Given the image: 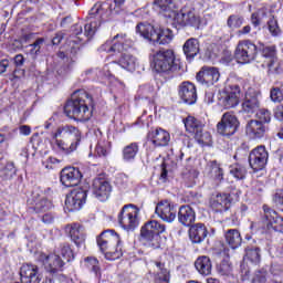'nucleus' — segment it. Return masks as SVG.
I'll return each instance as SVG.
<instances>
[{
	"instance_id": "obj_38",
	"label": "nucleus",
	"mask_w": 283,
	"mask_h": 283,
	"mask_svg": "<svg viewBox=\"0 0 283 283\" xmlns=\"http://www.w3.org/2000/svg\"><path fill=\"white\" fill-rule=\"evenodd\" d=\"M139 146L138 143H130L123 148V160L125 163H132L136 160V156H138Z\"/></svg>"
},
{
	"instance_id": "obj_50",
	"label": "nucleus",
	"mask_w": 283,
	"mask_h": 283,
	"mask_svg": "<svg viewBox=\"0 0 283 283\" xmlns=\"http://www.w3.org/2000/svg\"><path fill=\"white\" fill-rule=\"evenodd\" d=\"M244 23V18L239 15H230L228 18V28H231V30H237L238 28H241Z\"/></svg>"
},
{
	"instance_id": "obj_59",
	"label": "nucleus",
	"mask_w": 283,
	"mask_h": 283,
	"mask_svg": "<svg viewBox=\"0 0 283 283\" xmlns=\"http://www.w3.org/2000/svg\"><path fill=\"white\" fill-rule=\"evenodd\" d=\"M8 67H10V62L8 60L0 61V74H4Z\"/></svg>"
},
{
	"instance_id": "obj_33",
	"label": "nucleus",
	"mask_w": 283,
	"mask_h": 283,
	"mask_svg": "<svg viewBox=\"0 0 283 283\" xmlns=\"http://www.w3.org/2000/svg\"><path fill=\"white\" fill-rule=\"evenodd\" d=\"M207 167L211 180H213L216 185H220V182L224 180V169H222V166L218 164V161L212 160L208 163Z\"/></svg>"
},
{
	"instance_id": "obj_51",
	"label": "nucleus",
	"mask_w": 283,
	"mask_h": 283,
	"mask_svg": "<svg viewBox=\"0 0 283 283\" xmlns=\"http://www.w3.org/2000/svg\"><path fill=\"white\" fill-rule=\"evenodd\" d=\"M95 154L98 156V158H107V155L109 154V149H107V143L99 142L95 148Z\"/></svg>"
},
{
	"instance_id": "obj_48",
	"label": "nucleus",
	"mask_w": 283,
	"mask_h": 283,
	"mask_svg": "<svg viewBox=\"0 0 283 283\" xmlns=\"http://www.w3.org/2000/svg\"><path fill=\"white\" fill-rule=\"evenodd\" d=\"M87 269H91L95 273L96 277H101V266H98V260L96 258L88 256L85 259Z\"/></svg>"
},
{
	"instance_id": "obj_9",
	"label": "nucleus",
	"mask_w": 283,
	"mask_h": 283,
	"mask_svg": "<svg viewBox=\"0 0 283 283\" xmlns=\"http://www.w3.org/2000/svg\"><path fill=\"white\" fill-rule=\"evenodd\" d=\"M258 56V46L250 40L240 41L234 51V59L238 63H251Z\"/></svg>"
},
{
	"instance_id": "obj_54",
	"label": "nucleus",
	"mask_w": 283,
	"mask_h": 283,
	"mask_svg": "<svg viewBox=\"0 0 283 283\" xmlns=\"http://www.w3.org/2000/svg\"><path fill=\"white\" fill-rule=\"evenodd\" d=\"M273 202L277 207L279 211L283 212V197L280 196L279 193L274 195Z\"/></svg>"
},
{
	"instance_id": "obj_25",
	"label": "nucleus",
	"mask_w": 283,
	"mask_h": 283,
	"mask_svg": "<svg viewBox=\"0 0 283 283\" xmlns=\"http://www.w3.org/2000/svg\"><path fill=\"white\" fill-rule=\"evenodd\" d=\"M219 105L224 109H231L240 103V87L235 86L234 91L223 92L219 95Z\"/></svg>"
},
{
	"instance_id": "obj_29",
	"label": "nucleus",
	"mask_w": 283,
	"mask_h": 283,
	"mask_svg": "<svg viewBox=\"0 0 283 283\" xmlns=\"http://www.w3.org/2000/svg\"><path fill=\"white\" fill-rule=\"evenodd\" d=\"M41 260L44 269L49 273H56L57 271H61V269H63V264H65V262L57 254H42Z\"/></svg>"
},
{
	"instance_id": "obj_23",
	"label": "nucleus",
	"mask_w": 283,
	"mask_h": 283,
	"mask_svg": "<svg viewBox=\"0 0 283 283\" xmlns=\"http://www.w3.org/2000/svg\"><path fill=\"white\" fill-rule=\"evenodd\" d=\"M263 222L266 224L268 229H273V231H283V221L282 218L277 216L273 209L269 206H263Z\"/></svg>"
},
{
	"instance_id": "obj_43",
	"label": "nucleus",
	"mask_w": 283,
	"mask_h": 283,
	"mask_svg": "<svg viewBox=\"0 0 283 283\" xmlns=\"http://www.w3.org/2000/svg\"><path fill=\"white\" fill-rule=\"evenodd\" d=\"M86 76L90 78H106L109 76V66L105 65L103 69H91L85 71Z\"/></svg>"
},
{
	"instance_id": "obj_28",
	"label": "nucleus",
	"mask_w": 283,
	"mask_h": 283,
	"mask_svg": "<svg viewBox=\"0 0 283 283\" xmlns=\"http://www.w3.org/2000/svg\"><path fill=\"white\" fill-rule=\"evenodd\" d=\"M269 130L266 124L258 119H251L245 125V134L250 136V138H264V135Z\"/></svg>"
},
{
	"instance_id": "obj_17",
	"label": "nucleus",
	"mask_w": 283,
	"mask_h": 283,
	"mask_svg": "<svg viewBox=\"0 0 283 283\" xmlns=\"http://www.w3.org/2000/svg\"><path fill=\"white\" fill-rule=\"evenodd\" d=\"M260 109V92L255 88H249L245 92V98L242 103L244 114H255Z\"/></svg>"
},
{
	"instance_id": "obj_45",
	"label": "nucleus",
	"mask_w": 283,
	"mask_h": 283,
	"mask_svg": "<svg viewBox=\"0 0 283 283\" xmlns=\"http://www.w3.org/2000/svg\"><path fill=\"white\" fill-rule=\"evenodd\" d=\"M266 14L268 13L265 8L259 9L256 12L252 13L251 15L252 25H254V28L262 25V22L266 21Z\"/></svg>"
},
{
	"instance_id": "obj_56",
	"label": "nucleus",
	"mask_w": 283,
	"mask_h": 283,
	"mask_svg": "<svg viewBox=\"0 0 283 283\" xmlns=\"http://www.w3.org/2000/svg\"><path fill=\"white\" fill-rule=\"evenodd\" d=\"M274 116L277 120H283V104L276 106L274 111Z\"/></svg>"
},
{
	"instance_id": "obj_27",
	"label": "nucleus",
	"mask_w": 283,
	"mask_h": 283,
	"mask_svg": "<svg viewBox=\"0 0 283 283\" xmlns=\"http://www.w3.org/2000/svg\"><path fill=\"white\" fill-rule=\"evenodd\" d=\"M147 138L155 147H167L171 140V135L163 128H156L148 133Z\"/></svg>"
},
{
	"instance_id": "obj_60",
	"label": "nucleus",
	"mask_w": 283,
	"mask_h": 283,
	"mask_svg": "<svg viewBox=\"0 0 283 283\" xmlns=\"http://www.w3.org/2000/svg\"><path fill=\"white\" fill-rule=\"evenodd\" d=\"M251 32V25H245L241 30L237 32L238 36H242L244 34H249Z\"/></svg>"
},
{
	"instance_id": "obj_21",
	"label": "nucleus",
	"mask_w": 283,
	"mask_h": 283,
	"mask_svg": "<svg viewBox=\"0 0 283 283\" xmlns=\"http://www.w3.org/2000/svg\"><path fill=\"white\" fill-rule=\"evenodd\" d=\"M125 34H117L113 40H107L101 45L99 52H125L127 50V40Z\"/></svg>"
},
{
	"instance_id": "obj_14",
	"label": "nucleus",
	"mask_w": 283,
	"mask_h": 283,
	"mask_svg": "<svg viewBox=\"0 0 283 283\" xmlns=\"http://www.w3.org/2000/svg\"><path fill=\"white\" fill-rule=\"evenodd\" d=\"M155 213L163 222H168L169 224L176 220L178 211L176 206L172 205L169 200H161L157 203L155 208Z\"/></svg>"
},
{
	"instance_id": "obj_35",
	"label": "nucleus",
	"mask_w": 283,
	"mask_h": 283,
	"mask_svg": "<svg viewBox=\"0 0 283 283\" xmlns=\"http://www.w3.org/2000/svg\"><path fill=\"white\" fill-rule=\"evenodd\" d=\"M224 239L230 249H239L242 245V234L238 229L227 230Z\"/></svg>"
},
{
	"instance_id": "obj_31",
	"label": "nucleus",
	"mask_w": 283,
	"mask_h": 283,
	"mask_svg": "<svg viewBox=\"0 0 283 283\" xmlns=\"http://www.w3.org/2000/svg\"><path fill=\"white\" fill-rule=\"evenodd\" d=\"M65 232L70 234V238L76 247H83L85 244V231L78 223L69 224L65 228Z\"/></svg>"
},
{
	"instance_id": "obj_37",
	"label": "nucleus",
	"mask_w": 283,
	"mask_h": 283,
	"mask_svg": "<svg viewBox=\"0 0 283 283\" xmlns=\"http://www.w3.org/2000/svg\"><path fill=\"white\" fill-rule=\"evenodd\" d=\"M195 266L200 275H211L212 265L209 256H199L195 262Z\"/></svg>"
},
{
	"instance_id": "obj_41",
	"label": "nucleus",
	"mask_w": 283,
	"mask_h": 283,
	"mask_svg": "<svg viewBox=\"0 0 283 283\" xmlns=\"http://www.w3.org/2000/svg\"><path fill=\"white\" fill-rule=\"evenodd\" d=\"M155 265L157 266L156 282L157 283H169V271L167 269H165V263L155 262Z\"/></svg>"
},
{
	"instance_id": "obj_36",
	"label": "nucleus",
	"mask_w": 283,
	"mask_h": 283,
	"mask_svg": "<svg viewBox=\"0 0 283 283\" xmlns=\"http://www.w3.org/2000/svg\"><path fill=\"white\" fill-rule=\"evenodd\" d=\"M118 63L120 67L127 70V72H134L136 67H138V59L129 53H123Z\"/></svg>"
},
{
	"instance_id": "obj_10",
	"label": "nucleus",
	"mask_w": 283,
	"mask_h": 283,
	"mask_svg": "<svg viewBox=\"0 0 283 283\" xmlns=\"http://www.w3.org/2000/svg\"><path fill=\"white\" fill-rule=\"evenodd\" d=\"M240 127V120L231 112H227L222 115L221 120L217 124V132L220 136H226L227 138L233 136L238 128Z\"/></svg>"
},
{
	"instance_id": "obj_42",
	"label": "nucleus",
	"mask_w": 283,
	"mask_h": 283,
	"mask_svg": "<svg viewBox=\"0 0 283 283\" xmlns=\"http://www.w3.org/2000/svg\"><path fill=\"white\" fill-rule=\"evenodd\" d=\"M245 258L252 264H260V260L262 258V255L260 253V248H258V247H248V248H245Z\"/></svg>"
},
{
	"instance_id": "obj_8",
	"label": "nucleus",
	"mask_w": 283,
	"mask_h": 283,
	"mask_svg": "<svg viewBox=\"0 0 283 283\" xmlns=\"http://www.w3.org/2000/svg\"><path fill=\"white\" fill-rule=\"evenodd\" d=\"M138 213H140L138 206L134 203L125 205L117 216L119 227L125 231H135L140 224Z\"/></svg>"
},
{
	"instance_id": "obj_7",
	"label": "nucleus",
	"mask_w": 283,
	"mask_h": 283,
	"mask_svg": "<svg viewBox=\"0 0 283 283\" xmlns=\"http://www.w3.org/2000/svg\"><path fill=\"white\" fill-rule=\"evenodd\" d=\"M167 227L156 220L147 222L140 230L142 242L145 247L160 249V233H165Z\"/></svg>"
},
{
	"instance_id": "obj_62",
	"label": "nucleus",
	"mask_w": 283,
	"mask_h": 283,
	"mask_svg": "<svg viewBox=\"0 0 283 283\" xmlns=\"http://www.w3.org/2000/svg\"><path fill=\"white\" fill-rule=\"evenodd\" d=\"M61 41H63V34L62 33H57L55 34V36L52 39V44L53 45H59L61 43Z\"/></svg>"
},
{
	"instance_id": "obj_53",
	"label": "nucleus",
	"mask_w": 283,
	"mask_h": 283,
	"mask_svg": "<svg viewBox=\"0 0 283 283\" xmlns=\"http://www.w3.org/2000/svg\"><path fill=\"white\" fill-rule=\"evenodd\" d=\"M268 25L272 36H277L280 34V27L277 25V20H275V18L270 19Z\"/></svg>"
},
{
	"instance_id": "obj_58",
	"label": "nucleus",
	"mask_w": 283,
	"mask_h": 283,
	"mask_svg": "<svg viewBox=\"0 0 283 283\" xmlns=\"http://www.w3.org/2000/svg\"><path fill=\"white\" fill-rule=\"evenodd\" d=\"M20 134H22V136H30V134H32V128L28 125H22L20 126Z\"/></svg>"
},
{
	"instance_id": "obj_40",
	"label": "nucleus",
	"mask_w": 283,
	"mask_h": 283,
	"mask_svg": "<svg viewBox=\"0 0 283 283\" xmlns=\"http://www.w3.org/2000/svg\"><path fill=\"white\" fill-rule=\"evenodd\" d=\"M229 172L237 180H244L247 178V167L239 163L232 164L229 167Z\"/></svg>"
},
{
	"instance_id": "obj_47",
	"label": "nucleus",
	"mask_w": 283,
	"mask_h": 283,
	"mask_svg": "<svg viewBox=\"0 0 283 283\" xmlns=\"http://www.w3.org/2000/svg\"><path fill=\"white\" fill-rule=\"evenodd\" d=\"M60 253L63 260H65V262H72V260H74V252L72 251V248H70V244L67 243L60 244Z\"/></svg>"
},
{
	"instance_id": "obj_11",
	"label": "nucleus",
	"mask_w": 283,
	"mask_h": 283,
	"mask_svg": "<svg viewBox=\"0 0 283 283\" xmlns=\"http://www.w3.org/2000/svg\"><path fill=\"white\" fill-rule=\"evenodd\" d=\"M261 54L264 59L262 66L268 69L269 74H282V66L277 62V49L275 45L263 46Z\"/></svg>"
},
{
	"instance_id": "obj_12",
	"label": "nucleus",
	"mask_w": 283,
	"mask_h": 283,
	"mask_svg": "<svg viewBox=\"0 0 283 283\" xmlns=\"http://www.w3.org/2000/svg\"><path fill=\"white\" fill-rule=\"evenodd\" d=\"M85 200H87V189L75 188L66 196L64 209L65 211H81Z\"/></svg>"
},
{
	"instance_id": "obj_15",
	"label": "nucleus",
	"mask_w": 283,
	"mask_h": 283,
	"mask_svg": "<svg viewBox=\"0 0 283 283\" xmlns=\"http://www.w3.org/2000/svg\"><path fill=\"white\" fill-rule=\"evenodd\" d=\"M184 125L186 127V132H189V134H193L198 143H207L209 138V133H202V128L205 127V125H202V122L198 120L193 116H188L186 119H184Z\"/></svg>"
},
{
	"instance_id": "obj_24",
	"label": "nucleus",
	"mask_w": 283,
	"mask_h": 283,
	"mask_svg": "<svg viewBox=\"0 0 283 283\" xmlns=\"http://www.w3.org/2000/svg\"><path fill=\"white\" fill-rule=\"evenodd\" d=\"M21 283H41V273L39 266L34 264H24L20 269Z\"/></svg>"
},
{
	"instance_id": "obj_3",
	"label": "nucleus",
	"mask_w": 283,
	"mask_h": 283,
	"mask_svg": "<svg viewBox=\"0 0 283 283\" xmlns=\"http://www.w3.org/2000/svg\"><path fill=\"white\" fill-rule=\"evenodd\" d=\"M150 67L155 74L169 75L180 70L176 52L171 49H160L150 56Z\"/></svg>"
},
{
	"instance_id": "obj_32",
	"label": "nucleus",
	"mask_w": 283,
	"mask_h": 283,
	"mask_svg": "<svg viewBox=\"0 0 283 283\" xmlns=\"http://www.w3.org/2000/svg\"><path fill=\"white\" fill-rule=\"evenodd\" d=\"M178 221L184 227H191L196 222V211L191 206H181L178 211Z\"/></svg>"
},
{
	"instance_id": "obj_13",
	"label": "nucleus",
	"mask_w": 283,
	"mask_h": 283,
	"mask_svg": "<svg viewBox=\"0 0 283 283\" xmlns=\"http://www.w3.org/2000/svg\"><path fill=\"white\" fill-rule=\"evenodd\" d=\"M266 163H269V151H266V147L258 146L251 150L249 165L253 171H262V169L266 167Z\"/></svg>"
},
{
	"instance_id": "obj_2",
	"label": "nucleus",
	"mask_w": 283,
	"mask_h": 283,
	"mask_svg": "<svg viewBox=\"0 0 283 283\" xmlns=\"http://www.w3.org/2000/svg\"><path fill=\"white\" fill-rule=\"evenodd\" d=\"M92 103H94V101L87 92L77 91L73 93L71 99L66 102L64 113L69 118H73V120L85 123L92 118V112L90 111Z\"/></svg>"
},
{
	"instance_id": "obj_26",
	"label": "nucleus",
	"mask_w": 283,
	"mask_h": 283,
	"mask_svg": "<svg viewBox=\"0 0 283 283\" xmlns=\"http://www.w3.org/2000/svg\"><path fill=\"white\" fill-rule=\"evenodd\" d=\"M210 207L217 213L229 211L231 208V195L217 193L216 196H212L210 199Z\"/></svg>"
},
{
	"instance_id": "obj_61",
	"label": "nucleus",
	"mask_w": 283,
	"mask_h": 283,
	"mask_svg": "<svg viewBox=\"0 0 283 283\" xmlns=\"http://www.w3.org/2000/svg\"><path fill=\"white\" fill-rule=\"evenodd\" d=\"M24 61L25 60L23 59V55H21V54H18L14 56V63L18 67H21V65H23Z\"/></svg>"
},
{
	"instance_id": "obj_44",
	"label": "nucleus",
	"mask_w": 283,
	"mask_h": 283,
	"mask_svg": "<svg viewBox=\"0 0 283 283\" xmlns=\"http://www.w3.org/2000/svg\"><path fill=\"white\" fill-rule=\"evenodd\" d=\"M217 272L219 275L229 277L230 275H233V266L231 265V262L229 259H224L222 262H220L217 265Z\"/></svg>"
},
{
	"instance_id": "obj_49",
	"label": "nucleus",
	"mask_w": 283,
	"mask_h": 283,
	"mask_svg": "<svg viewBox=\"0 0 283 283\" xmlns=\"http://www.w3.org/2000/svg\"><path fill=\"white\" fill-rule=\"evenodd\" d=\"M256 118L259 123L266 125V123H271V112H269L266 108H259L256 111Z\"/></svg>"
},
{
	"instance_id": "obj_52",
	"label": "nucleus",
	"mask_w": 283,
	"mask_h": 283,
	"mask_svg": "<svg viewBox=\"0 0 283 283\" xmlns=\"http://www.w3.org/2000/svg\"><path fill=\"white\" fill-rule=\"evenodd\" d=\"M270 98L273 103H282V101H283L282 90L280 87L271 88Z\"/></svg>"
},
{
	"instance_id": "obj_20",
	"label": "nucleus",
	"mask_w": 283,
	"mask_h": 283,
	"mask_svg": "<svg viewBox=\"0 0 283 283\" xmlns=\"http://www.w3.org/2000/svg\"><path fill=\"white\" fill-rule=\"evenodd\" d=\"M196 80L201 85H213L220 81V71L216 67L203 66L201 71L197 73Z\"/></svg>"
},
{
	"instance_id": "obj_16",
	"label": "nucleus",
	"mask_w": 283,
	"mask_h": 283,
	"mask_svg": "<svg viewBox=\"0 0 283 283\" xmlns=\"http://www.w3.org/2000/svg\"><path fill=\"white\" fill-rule=\"evenodd\" d=\"M82 178L83 174L78 168L66 167L61 171L60 182H62L64 187H78Z\"/></svg>"
},
{
	"instance_id": "obj_22",
	"label": "nucleus",
	"mask_w": 283,
	"mask_h": 283,
	"mask_svg": "<svg viewBox=\"0 0 283 283\" xmlns=\"http://www.w3.org/2000/svg\"><path fill=\"white\" fill-rule=\"evenodd\" d=\"M178 94L186 105H193L198 101L196 85L191 82H182L178 87Z\"/></svg>"
},
{
	"instance_id": "obj_6",
	"label": "nucleus",
	"mask_w": 283,
	"mask_h": 283,
	"mask_svg": "<svg viewBox=\"0 0 283 283\" xmlns=\"http://www.w3.org/2000/svg\"><path fill=\"white\" fill-rule=\"evenodd\" d=\"M112 10L113 9L109 1L97 2L94 4V7L88 12V19L91 22L84 27V34L87 36V39H92V36L96 34L98 28H101V23L109 19Z\"/></svg>"
},
{
	"instance_id": "obj_30",
	"label": "nucleus",
	"mask_w": 283,
	"mask_h": 283,
	"mask_svg": "<svg viewBox=\"0 0 283 283\" xmlns=\"http://www.w3.org/2000/svg\"><path fill=\"white\" fill-rule=\"evenodd\" d=\"M207 235H209V231L207 230V226L203 223H196L190 226L189 239L193 244H200L205 242Z\"/></svg>"
},
{
	"instance_id": "obj_57",
	"label": "nucleus",
	"mask_w": 283,
	"mask_h": 283,
	"mask_svg": "<svg viewBox=\"0 0 283 283\" xmlns=\"http://www.w3.org/2000/svg\"><path fill=\"white\" fill-rule=\"evenodd\" d=\"M42 222H44V224H52L54 222V217L52 213H45L42 216Z\"/></svg>"
},
{
	"instance_id": "obj_64",
	"label": "nucleus",
	"mask_w": 283,
	"mask_h": 283,
	"mask_svg": "<svg viewBox=\"0 0 283 283\" xmlns=\"http://www.w3.org/2000/svg\"><path fill=\"white\" fill-rule=\"evenodd\" d=\"M72 30L75 36H78V34H83L82 25L75 24Z\"/></svg>"
},
{
	"instance_id": "obj_63",
	"label": "nucleus",
	"mask_w": 283,
	"mask_h": 283,
	"mask_svg": "<svg viewBox=\"0 0 283 283\" xmlns=\"http://www.w3.org/2000/svg\"><path fill=\"white\" fill-rule=\"evenodd\" d=\"M254 282L266 283V275L259 273L254 277Z\"/></svg>"
},
{
	"instance_id": "obj_1",
	"label": "nucleus",
	"mask_w": 283,
	"mask_h": 283,
	"mask_svg": "<svg viewBox=\"0 0 283 283\" xmlns=\"http://www.w3.org/2000/svg\"><path fill=\"white\" fill-rule=\"evenodd\" d=\"M51 140L53 143V149L65 154V156H70L81 145V130L78 127L70 124L61 125L51 133Z\"/></svg>"
},
{
	"instance_id": "obj_18",
	"label": "nucleus",
	"mask_w": 283,
	"mask_h": 283,
	"mask_svg": "<svg viewBox=\"0 0 283 283\" xmlns=\"http://www.w3.org/2000/svg\"><path fill=\"white\" fill-rule=\"evenodd\" d=\"M93 193L97 200L105 202V200H107L112 193V184H109V181L103 177L95 178L93 180Z\"/></svg>"
},
{
	"instance_id": "obj_55",
	"label": "nucleus",
	"mask_w": 283,
	"mask_h": 283,
	"mask_svg": "<svg viewBox=\"0 0 283 283\" xmlns=\"http://www.w3.org/2000/svg\"><path fill=\"white\" fill-rule=\"evenodd\" d=\"M56 163H60V160L55 157H50L44 161L45 169H54V165H56Z\"/></svg>"
},
{
	"instance_id": "obj_5",
	"label": "nucleus",
	"mask_w": 283,
	"mask_h": 283,
	"mask_svg": "<svg viewBox=\"0 0 283 283\" xmlns=\"http://www.w3.org/2000/svg\"><path fill=\"white\" fill-rule=\"evenodd\" d=\"M136 32L154 45H169L174 41V32L170 29L155 28L145 22L136 25Z\"/></svg>"
},
{
	"instance_id": "obj_39",
	"label": "nucleus",
	"mask_w": 283,
	"mask_h": 283,
	"mask_svg": "<svg viewBox=\"0 0 283 283\" xmlns=\"http://www.w3.org/2000/svg\"><path fill=\"white\" fill-rule=\"evenodd\" d=\"M17 176V166L14 161H7L6 165L0 169L1 180H12Z\"/></svg>"
},
{
	"instance_id": "obj_46",
	"label": "nucleus",
	"mask_w": 283,
	"mask_h": 283,
	"mask_svg": "<svg viewBox=\"0 0 283 283\" xmlns=\"http://www.w3.org/2000/svg\"><path fill=\"white\" fill-rule=\"evenodd\" d=\"M43 45H45V38H38L29 45V48H31L29 54L35 59L38 54H41V48H43Z\"/></svg>"
},
{
	"instance_id": "obj_4",
	"label": "nucleus",
	"mask_w": 283,
	"mask_h": 283,
	"mask_svg": "<svg viewBox=\"0 0 283 283\" xmlns=\"http://www.w3.org/2000/svg\"><path fill=\"white\" fill-rule=\"evenodd\" d=\"M97 244L106 260L123 258V242L120 235L114 230H106L97 238Z\"/></svg>"
},
{
	"instance_id": "obj_34",
	"label": "nucleus",
	"mask_w": 283,
	"mask_h": 283,
	"mask_svg": "<svg viewBox=\"0 0 283 283\" xmlns=\"http://www.w3.org/2000/svg\"><path fill=\"white\" fill-rule=\"evenodd\" d=\"M184 53L190 61L200 53V41L196 38L188 39L184 44Z\"/></svg>"
},
{
	"instance_id": "obj_19",
	"label": "nucleus",
	"mask_w": 283,
	"mask_h": 283,
	"mask_svg": "<svg viewBox=\"0 0 283 283\" xmlns=\"http://www.w3.org/2000/svg\"><path fill=\"white\" fill-rule=\"evenodd\" d=\"M28 205L35 213H45V211L52 209V201L48 200L45 196H41L39 192L31 195V198L28 199Z\"/></svg>"
}]
</instances>
